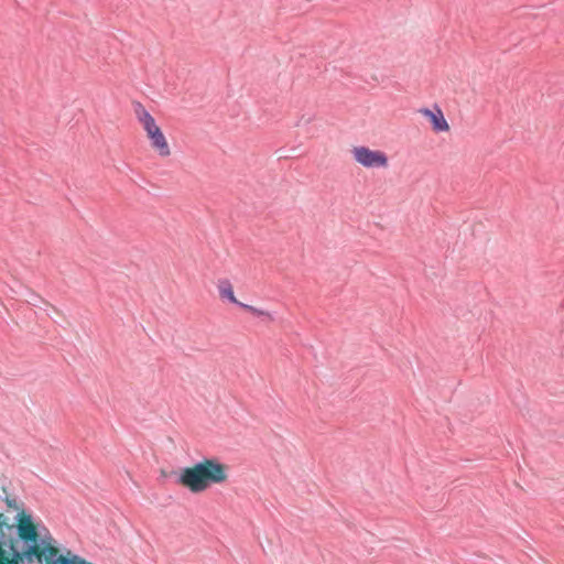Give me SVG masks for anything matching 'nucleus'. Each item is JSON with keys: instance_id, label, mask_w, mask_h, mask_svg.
Listing matches in <instances>:
<instances>
[{"instance_id": "1", "label": "nucleus", "mask_w": 564, "mask_h": 564, "mask_svg": "<svg viewBox=\"0 0 564 564\" xmlns=\"http://www.w3.org/2000/svg\"><path fill=\"white\" fill-rule=\"evenodd\" d=\"M227 479V467L217 459L205 458L193 467L181 469L177 484L192 492H202L213 484H221Z\"/></svg>"}, {"instance_id": "2", "label": "nucleus", "mask_w": 564, "mask_h": 564, "mask_svg": "<svg viewBox=\"0 0 564 564\" xmlns=\"http://www.w3.org/2000/svg\"><path fill=\"white\" fill-rule=\"evenodd\" d=\"M18 535L19 540L23 544V547L20 551L17 547V545L12 541H10L8 544V556H11V560H9L7 564H20L23 563L24 561L26 563H33L34 555H37L39 539L30 516H20Z\"/></svg>"}, {"instance_id": "3", "label": "nucleus", "mask_w": 564, "mask_h": 564, "mask_svg": "<svg viewBox=\"0 0 564 564\" xmlns=\"http://www.w3.org/2000/svg\"><path fill=\"white\" fill-rule=\"evenodd\" d=\"M134 112L145 130L152 148L155 149L161 156H169L171 154L169 143L151 113L140 102L134 105Z\"/></svg>"}, {"instance_id": "4", "label": "nucleus", "mask_w": 564, "mask_h": 564, "mask_svg": "<svg viewBox=\"0 0 564 564\" xmlns=\"http://www.w3.org/2000/svg\"><path fill=\"white\" fill-rule=\"evenodd\" d=\"M352 156L356 162L367 169H379L388 166V156L384 152L379 150H371L367 147H355L351 150Z\"/></svg>"}, {"instance_id": "5", "label": "nucleus", "mask_w": 564, "mask_h": 564, "mask_svg": "<svg viewBox=\"0 0 564 564\" xmlns=\"http://www.w3.org/2000/svg\"><path fill=\"white\" fill-rule=\"evenodd\" d=\"M39 564H91L78 555L70 558L62 555L57 556V551L53 546H45L42 550L37 546V555H34Z\"/></svg>"}, {"instance_id": "6", "label": "nucleus", "mask_w": 564, "mask_h": 564, "mask_svg": "<svg viewBox=\"0 0 564 564\" xmlns=\"http://www.w3.org/2000/svg\"><path fill=\"white\" fill-rule=\"evenodd\" d=\"M419 112L430 120L435 132H446L449 130V126L443 115V111L437 105H435L433 109L421 108Z\"/></svg>"}, {"instance_id": "7", "label": "nucleus", "mask_w": 564, "mask_h": 564, "mask_svg": "<svg viewBox=\"0 0 564 564\" xmlns=\"http://www.w3.org/2000/svg\"><path fill=\"white\" fill-rule=\"evenodd\" d=\"M218 291H219V296L223 300H228L230 303L240 306L241 302H239L236 299V296L234 294L232 285L229 280H227V279L219 280Z\"/></svg>"}, {"instance_id": "8", "label": "nucleus", "mask_w": 564, "mask_h": 564, "mask_svg": "<svg viewBox=\"0 0 564 564\" xmlns=\"http://www.w3.org/2000/svg\"><path fill=\"white\" fill-rule=\"evenodd\" d=\"M239 307L250 312L251 314H253L256 316H265L270 321H273L272 315L269 312H267V311L260 310L258 307H254L252 305H248V304H245V303H241Z\"/></svg>"}]
</instances>
